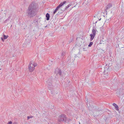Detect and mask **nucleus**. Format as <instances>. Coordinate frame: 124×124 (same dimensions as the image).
<instances>
[{
	"instance_id": "f03ea898",
	"label": "nucleus",
	"mask_w": 124,
	"mask_h": 124,
	"mask_svg": "<svg viewBox=\"0 0 124 124\" xmlns=\"http://www.w3.org/2000/svg\"><path fill=\"white\" fill-rule=\"evenodd\" d=\"M58 121L59 122L64 121L65 122L66 120V117L65 115L62 114L59 116L58 118Z\"/></svg>"
},
{
	"instance_id": "1a4fd4ad",
	"label": "nucleus",
	"mask_w": 124,
	"mask_h": 124,
	"mask_svg": "<svg viewBox=\"0 0 124 124\" xmlns=\"http://www.w3.org/2000/svg\"><path fill=\"white\" fill-rule=\"evenodd\" d=\"M96 31V30L95 29V26H94L93 27V29L92 31V32L93 33L92 34L95 35Z\"/></svg>"
},
{
	"instance_id": "6e6552de",
	"label": "nucleus",
	"mask_w": 124,
	"mask_h": 124,
	"mask_svg": "<svg viewBox=\"0 0 124 124\" xmlns=\"http://www.w3.org/2000/svg\"><path fill=\"white\" fill-rule=\"evenodd\" d=\"M113 105L115 107V109L116 110L118 111L119 110V107L117 104L115 103H113Z\"/></svg>"
},
{
	"instance_id": "aec40b11",
	"label": "nucleus",
	"mask_w": 124,
	"mask_h": 124,
	"mask_svg": "<svg viewBox=\"0 0 124 124\" xmlns=\"http://www.w3.org/2000/svg\"><path fill=\"white\" fill-rule=\"evenodd\" d=\"M70 4L68 5L67 6H66L65 8H64L66 10L67 9L70 7Z\"/></svg>"
},
{
	"instance_id": "2eb2a0df",
	"label": "nucleus",
	"mask_w": 124,
	"mask_h": 124,
	"mask_svg": "<svg viewBox=\"0 0 124 124\" xmlns=\"http://www.w3.org/2000/svg\"><path fill=\"white\" fill-rule=\"evenodd\" d=\"M8 35L6 36V35H4V36L3 37V38L4 39H7V38H8Z\"/></svg>"
},
{
	"instance_id": "4be33fe9",
	"label": "nucleus",
	"mask_w": 124,
	"mask_h": 124,
	"mask_svg": "<svg viewBox=\"0 0 124 124\" xmlns=\"http://www.w3.org/2000/svg\"><path fill=\"white\" fill-rule=\"evenodd\" d=\"M72 113H70V115H71V116H74V115L72 114Z\"/></svg>"
},
{
	"instance_id": "cd10ccee",
	"label": "nucleus",
	"mask_w": 124,
	"mask_h": 124,
	"mask_svg": "<svg viewBox=\"0 0 124 124\" xmlns=\"http://www.w3.org/2000/svg\"><path fill=\"white\" fill-rule=\"evenodd\" d=\"M105 70L104 71V73H105Z\"/></svg>"
},
{
	"instance_id": "20e7f679",
	"label": "nucleus",
	"mask_w": 124,
	"mask_h": 124,
	"mask_svg": "<svg viewBox=\"0 0 124 124\" xmlns=\"http://www.w3.org/2000/svg\"><path fill=\"white\" fill-rule=\"evenodd\" d=\"M32 61L30 62L28 68L30 72L33 71L35 69V68L33 66V65L32 64Z\"/></svg>"
},
{
	"instance_id": "9b49d317",
	"label": "nucleus",
	"mask_w": 124,
	"mask_h": 124,
	"mask_svg": "<svg viewBox=\"0 0 124 124\" xmlns=\"http://www.w3.org/2000/svg\"><path fill=\"white\" fill-rule=\"evenodd\" d=\"M46 20H48L50 18V15L49 14L47 13L46 15Z\"/></svg>"
},
{
	"instance_id": "4468645a",
	"label": "nucleus",
	"mask_w": 124,
	"mask_h": 124,
	"mask_svg": "<svg viewBox=\"0 0 124 124\" xmlns=\"http://www.w3.org/2000/svg\"><path fill=\"white\" fill-rule=\"evenodd\" d=\"M62 8V6L59 9H60V10H61V11H62L63 12L64 11L65 9V8Z\"/></svg>"
},
{
	"instance_id": "5701e85b",
	"label": "nucleus",
	"mask_w": 124,
	"mask_h": 124,
	"mask_svg": "<svg viewBox=\"0 0 124 124\" xmlns=\"http://www.w3.org/2000/svg\"><path fill=\"white\" fill-rule=\"evenodd\" d=\"M12 122L11 121L9 122L8 124H12Z\"/></svg>"
},
{
	"instance_id": "dca6fc26",
	"label": "nucleus",
	"mask_w": 124,
	"mask_h": 124,
	"mask_svg": "<svg viewBox=\"0 0 124 124\" xmlns=\"http://www.w3.org/2000/svg\"><path fill=\"white\" fill-rule=\"evenodd\" d=\"M33 117V116H27V119L28 120H29L30 118H31Z\"/></svg>"
},
{
	"instance_id": "f3484780",
	"label": "nucleus",
	"mask_w": 124,
	"mask_h": 124,
	"mask_svg": "<svg viewBox=\"0 0 124 124\" xmlns=\"http://www.w3.org/2000/svg\"><path fill=\"white\" fill-rule=\"evenodd\" d=\"M63 12L61 10L59 11L58 12V13H57V15H59L60 14H61Z\"/></svg>"
},
{
	"instance_id": "7ed1b4c3",
	"label": "nucleus",
	"mask_w": 124,
	"mask_h": 124,
	"mask_svg": "<svg viewBox=\"0 0 124 124\" xmlns=\"http://www.w3.org/2000/svg\"><path fill=\"white\" fill-rule=\"evenodd\" d=\"M66 2V1H64L62 3H61L60 4L56 7L55 9L53 12V14H54Z\"/></svg>"
},
{
	"instance_id": "9d476101",
	"label": "nucleus",
	"mask_w": 124,
	"mask_h": 124,
	"mask_svg": "<svg viewBox=\"0 0 124 124\" xmlns=\"http://www.w3.org/2000/svg\"><path fill=\"white\" fill-rule=\"evenodd\" d=\"M95 35L92 34H91L90 35V40L92 41L94 39Z\"/></svg>"
},
{
	"instance_id": "393cba45",
	"label": "nucleus",
	"mask_w": 124,
	"mask_h": 124,
	"mask_svg": "<svg viewBox=\"0 0 124 124\" xmlns=\"http://www.w3.org/2000/svg\"><path fill=\"white\" fill-rule=\"evenodd\" d=\"M87 0H85V3H86V4H87L86 3V2H87Z\"/></svg>"
},
{
	"instance_id": "f257e3e1",
	"label": "nucleus",
	"mask_w": 124,
	"mask_h": 124,
	"mask_svg": "<svg viewBox=\"0 0 124 124\" xmlns=\"http://www.w3.org/2000/svg\"><path fill=\"white\" fill-rule=\"evenodd\" d=\"M38 10L37 4L34 2L32 3L29 5L27 10V16L31 18L35 16L37 14Z\"/></svg>"
},
{
	"instance_id": "c85d7f7f",
	"label": "nucleus",
	"mask_w": 124,
	"mask_h": 124,
	"mask_svg": "<svg viewBox=\"0 0 124 124\" xmlns=\"http://www.w3.org/2000/svg\"><path fill=\"white\" fill-rule=\"evenodd\" d=\"M97 22L96 21V22L95 23H97Z\"/></svg>"
},
{
	"instance_id": "0eeeda50",
	"label": "nucleus",
	"mask_w": 124,
	"mask_h": 124,
	"mask_svg": "<svg viewBox=\"0 0 124 124\" xmlns=\"http://www.w3.org/2000/svg\"><path fill=\"white\" fill-rule=\"evenodd\" d=\"M7 15H9L8 17V18L7 19H6V20H5L4 21V23H6L10 19V17H11V16H12V14H11V13H10V14H8V13L7 14Z\"/></svg>"
},
{
	"instance_id": "423d86ee",
	"label": "nucleus",
	"mask_w": 124,
	"mask_h": 124,
	"mask_svg": "<svg viewBox=\"0 0 124 124\" xmlns=\"http://www.w3.org/2000/svg\"><path fill=\"white\" fill-rule=\"evenodd\" d=\"M47 84L48 85V87H49V86H51L52 85L51 80L49 79H48L46 82Z\"/></svg>"
},
{
	"instance_id": "7c9ffc66",
	"label": "nucleus",
	"mask_w": 124,
	"mask_h": 124,
	"mask_svg": "<svg viewBox=\"0 0 124 124\" xmlns=\"http://www.w3.org/2000/svg\"><path fill=\"white\" fill-rule=\"evenodd\" d=\"M79 124H80V122L79 123Z\"/></svg>"
},
{
	"instance_id": "a211bd4d",
	"label": "nucleus",
	"mask_w": 124,
	"mask_h": 124,
	"mask_svg": "<svg viewBox=\"0 0 124 124\" xmlns=\"http://www.w3.org/2000/svg\"><path fill=\"white\" fill-rule=\"evenodd\" d=\"M93 43L92 42H90L89 44L88 45V46L91 47L92 45L93 44Z\"/></svg>"
},
{
	"instance_id": "39448f33",
	"label": "nucleus",
	"mask_w": 124,
	"mask_h": 124,
	"mask_svg": "<svg viewBox=\"0 0 124 124\" xmlns=\"http://www.w3.org/2000/svg\"><path fill=\"white\" fill-rule=\"evenodd\" d=\"M112 4L111 3H109L108 4L106 7V8L105 9V11H106V12H107V11L108 10H109L110 8L112 7Z\"/></svg>"
},
{
	"instance_id": "412c9836",
	"label": "nucleus",
	"mask_w": 124,
	"mask_h": 124,
	"mask_svg": "<svg viewBox=\"0 0 124 124\" xmlns=\"http://www.w3.org/2000/svg\"><path fill=\"white\" fill-rule=\"evenodd\" d=\"M65 54V52H63L62 53V57H63V56Z\"/></svg>"
},
{
	"instance_id": "a878e982",
	"label": "nucleus",
	"mask_w": 124,
	"mask_h": 124,
	"mask_svg": "<svg viewBox=\"0 0 124 124\" xmlns=\"http://www.w3.org/2000/svg\"><path fill=\"white\" fill-rule=\"evenodd\" d=\"M13 124H17L16 122H14L13 123Z\"/></svg>"
},
{
	"instance_id": "f8f14e48",
	"label": "nucleus",
	"mask_w": 124,
	"mask_h": 124,
	"mask_svg": "<svg viewBox=\"0 0 124 124\" xmlns=\"http://www.w3.org/2000/svg\"><path fill=\"white\" fill-rule=\"evenodd\" d=\"M110 21V18H109V19H107L105 21V23H108L109 21Z\"/></svg>"
},
{
	"instance_id": "bb28decb",
	"label": "nucleus",
	"mask_w": 124,
	"mask_h": 124,
	"mask_svg": "<svg viewBox=\"0 0 124 124\" xmlns=\"http://www.w3.org/2000/svg\"><path fill=\"white\" fill-rule=\"evenodd\" d=\"M47 27V26H45V27Z\"/></svg>"
},
{
	"instance_id": "ddd939ff",
	"label": "nucleus",
	"mask_w": 124,
	"mask_h": 124,
	"mask_svg": "<svg viewBox=\"0 0 124 124\" xmlns=\"http://www.w3.org/2000/svg\"><path fill=\"white\" fill-rule=\"evenodd\" d=\"M62 72L61 70H59L58 72V74H59V75L61 76V75Z\"/></svg>"
},
{
	"instance_id": "c756f323",
	"label": "nucleus",
	"mask_w": 124,
	"mask_h": 124,
	"mask_svg": "<svg viewBox=\"0 0 124 124\" xmlns=\"http://www.w3.org/2000/svg\"><path fill=\"white\" fill-rule=\"evenodd\" d=\"M79 124H80V122L79 123Z\"/></svg>"
},
{
	"instance_id": "b1692460",
	"label": "nucleus",
	"mask_w": 124,
	"mask_h": 124,
	"mask_svg": "<svg viewBox=\"0 0 124 124\" xmlns=\"http://www.w3.org/2000/svg\"><path fill=\"white\" fill-rule=\"evenodd\" d=\"M1 39L2 40V41L4 42V39H3V38L2 37L1 38Z\"/></svg>"
},
{
	"instance_id": "6ab92c4d",
	"label": "nucleus",
	"mask_w": 124,
	"mask_h": 124,
	"mask_svg": "<svg viewBox=\"0 0 124 124\" xmlns=\"http://www.w3.org/2000/svg\"><path fill=\"white\" fill-rule=\"evenodd\" d=\"M32 65H33V66L34 67H35L37 65V64L36 63H34L33 61H32Z\"/></svg>"
}]
</instances>
